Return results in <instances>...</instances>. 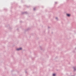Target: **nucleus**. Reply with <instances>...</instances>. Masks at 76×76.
Listing matches in <instances>:
<instances>
[{
  "mask_svg": "<svg viewBox=\"0 0 76 76\" xmlns=\"http://www.w3.org/2000/svg\"><path fill=\"white\" fill-rule=\"evenodd\" d=\"M22 50V48H17L16 50H17V51H20V50Z\"/></svg>",
  "mask_w": 76,
  "mask_h": 76,
  "instance_id": "f257e3e1",
  "label": "nucleus"
},
{
  "mask_svg": "<svg viewBox=\"0 0 76 76\" xmlns=\"http://www.w3.org/2000/svg\"><path fill=\"white\" fill-rule=\"evenodd\" d=\"M22 14L23 15V14H27V12H23L22 13Z\"/></svg>",
  "mask_w": 76,
  "mask_h": 76,
  "instance_id": "f03ea898",
  "label": "nucleus"
},
{
  "mask_svg": "<svg viewBox=\"0 0 76 76\" xmlns=\"http://www.w3.org/2000/svg\"><path fill=\"white\" fill-rule=\"evenodd\" d=\"M66 15L68 17H70V14H66Z\"/></svg>",
  "mask_w": 76,
  "mask_h": 76,
  "instance_id": "7ed1b4c3",
  "label": "nucleus"
},
{
  "mask_svg": "<svg viewBox=\"0 0 76 76\" xmlns=\"http://www.w3.org/2000/svg\"><path fill=\"white\" fill-rule=\"evenodd\" d=\"M73 69H74V71H76V66L75 67H73Z\"/></svg>",
  "mask_w": 76,
  "mask_h": 76,
  "instance_id": "20e7f679",
  "label": "nucleus"
},
{
  "mask_svg": "<svg viewBox=\"0 0 76 76\" xmlns=\"http://www.w3.org/2000/svg\"><path fill=\"white\" fill-rule=\"evenodd\" d=\"M55 19L57 20H58V18L57 17H56Z\"/></svg>",
  "mask_w": 76,
  "mask_h": 76,
  "instance_id": "39448f33",
  "label": "nucleus"
},
{
  "mask_svg": "<svg viewBox=\"0 0 76 76\" xmlns=\"http://www.w3.org/2000/svg\"><path fill=\"white\" fill-rule=\"evenodd\" d=\"M56 74L53 73V76H56Z\"/></svg>",
  "mask_w": 76,
  "mask_h": 76,
  "instance_id": "423d86ee",
  "label": "nucleus"
},
{
  "mask_svg": "<svg viewBox=\"0 0 76 76\" xmlns=\"http://www.w3.org/2000/svg\"><path fill=\"white\" fill-rule=\"evenodd\" d=\"M28 30H29V29L28 28V29H26V31H28Z\"/></svg>",
  "mask_w": 76,
  "mask_h": 76,
  "instance_id": "0eeeda50",
  "label": "nucleus"
},
{
  "mask_svg": "<svg viewBox=\"0 0 76 76\" xmlns=\"http://www.w3.org/2000/svg\"><path fill=\"white\" fill-rule=\"evenodd\" d=\"M57 3H58V2H55V4H57Z\"/></svg>",
  "mask_w": 76,
  "mask_h": 76,
  "instance_id": "6e6552de",
  "label": "nucleus"
},
{
  "mask_svg": "<svg viewBox=\"0 0 76 76\" xmlns=\"http://www.w3.org/2000/svg\"><path fill=\"white\" fill-rule=\"evenodd\" d=\"M35 8H34V10H35Z\"/></svg>",
  "mask_w": 76,
  "mask_h": 76,
  "instance_id": "1a4fd4ad",
  "label": "nucleus"
},
{
  "mask_svg": "<svg viewBox=\"0 0 76 76\" xmlns=\"http://www.w3.org/2000/svg\"><path fill=\"white\" fill-rule=\"evenodd\" d=\"M48 28H50V27H48Z\"/></svg>",
  "mask_w": 76,
  "mask_h": 76,
  "instance_id": "9d476101",
  "label": "nucleus"
},
{
  "mask_svg": "<svg viewBox=\"0 0 76 76\" xmlns=\"http://www.w3.org/2000/svg\"><path fill=\"white\" fill-rule=\"evenodd\" d=\"M26 73H27V72H26Z\"/></svg>",
  "mask_w": 76,
  "mask_h": 76,
  "instance_id": "9b49d317",
  "label": "nucleus"
},
{
  "mask_svg": "<svg viewBox=\"0 0 76 76\" xmlns=\"http://www.w3.org/2000/svg\"><path fill=\"white\" fill-rule=\"evenodd\" d=\"M10 29H11V28H10Z\"/></svg>",
  "mask_w": 76,
  "mask_h": 76,
  "instance_id": "f8f14e48",
  "label": "nucleus"
},
{
  "mask_svg": "<svg viewBox=\"0 0 76 76\" xmlns=\"http://www.w3.org/2000/svg\"><path fill=\"white\" fill-rule=\"evenodd\" d=\"M22 22V21H20V22Z\"/></svg>",
  "mask_w": 76,
  "mask_h": 76,
  "instance_id": "ddd939ff",
  "label": "nucleus"
},
{
  "mask_svg": "<svg viewBox=\"0 0 76 76\" xmlns=\"http://www.w3.org/2000/svg\"><path fill=\"white\" fill-rule=\"evenodd\" d=\"M41 48V50H42V48Z\"/></svg>",
  "mask_w": 76,
  "mask_h": 76,
  "instance_id": "4468645a",
  "label": "nucleus"
},
{
  "mask_svg": "<svg viewBox=\"0 0 76 76\" xmlns=\"http://www.w3.org/2000/svg\"><path fill=\"white\" fill-rule=\"evenodd\" d=\"M52 34H53V32H52Z\"/></svg>",
  "mask_w": 76,
  "mask_h": 76,
  "instance_id": "2eb2a0df",
  "label": "nucleus"
}]
</instances>
